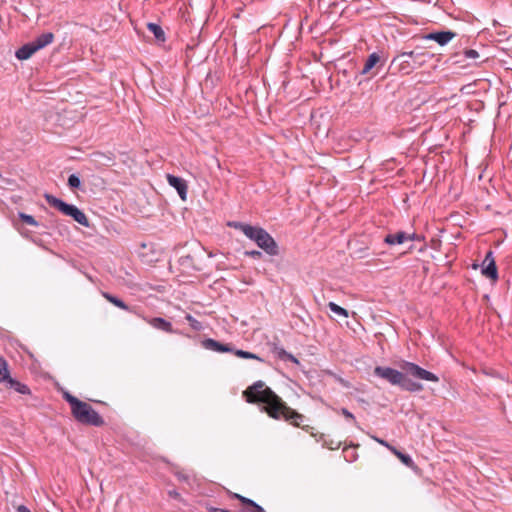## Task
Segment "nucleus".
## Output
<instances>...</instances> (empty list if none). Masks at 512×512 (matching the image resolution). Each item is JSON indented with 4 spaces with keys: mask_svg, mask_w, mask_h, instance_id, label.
<instances>
[{
    "mask_svg": "<svg viewBox=\"0 0 512 512\" xmlns=\"http://www.w3.org/2000/svg\"><path fill=\"white\" fill-rule=\"evenodd\" d=\"M230 227L242 231L245 236L256 242V244L267 254L275 256L279 253L278 245L273 237L261 227H254L241 222H231Z\"/></svg>",
    "mask_w": 512,
    "mask_h": 512,
    "instance_id": "2",
    "label": "nucleus"
},
{
    "mask_svg": "<svg viewBox=\"0 0 512 512\" xmlns=\"http://www.w3.org/2000/svg\"><path fill=\"white\" fill-rule=\"evenodd\" d=\"M169 495L174 497V498H178L180 496L179 493L174 491V490L173 491H169Z\"/></svg>",
    "mask_w": 512,
    "mask_h": 512,
    "instance_id": "37",
    "label": "nucleus"
},
{
    "mask_svg": "<svg viewBox=\"0 0 512 512\" xmlns=\"http://www.w3.org/2000/svg\"><path fill=\"white\" fill-rule=\"evenodd\" d=\"M409 58L412 60L414 68H420L434 57V54L424 48H416L408 52Z\"/></svg>",
    "mask_w": 512,
    "mask_h": 512,
    "instance_id": "8",
    "label": "nucleus"
},
{
    "mask_svg": "<svg viewBox=\"0 0 512 512\" xmlns=\"http://www.w3.org/2000/svg\"><path fill=\"white\" fill-rule=\"evenodd\" d=\"M44 197L50 206L59 210L64 215L72 217L77 223H79L80 225H82L84 227L90 226L89 220H88L87 216L85 215V213L83 211H81L80 209H78L76 206H74L72 204H68V203L64 202L63 200H61L51 194H48V193H46L44 195Z\"/></svg>",
    "mask_w": 512,
    "mask_h": 512,
    "instance_id": "4",
    "label": "nucleus"
},
{
    "mask_svg": "<svg viewBox=\"0 0 512 512\" xmlns=\"http://www.w3.org/2000/svg\"><path fill=\"white\" fill-rule=\"evenodd\" d=\"M380 62V56L377 53H372L367 58L364 67L362 69V74H367Z\"/></svg>",
    "mask_w": 512,
    "mask_h": 512,
    "instance_id": "20",
    "label": "nucleus"
},
{
    "mask_svg": "<svg viewBox=\"0 0 512 512\" xmlns=\"http://www.w3.org/2000/svg\"><path fill=\"white\" fill-rule=\"evenodd\" d=\"M395 456H396V453H399L400 451L398 449H396L394 446L390 445L389 444V447H387Z\"/></svg>",
    "mask_w": 512,
    "mask_h": 512,
    "instance_id": "36",
    "label": "nucleus"
},
{
    "mask_svg": "<svg viewBox=\"0 0 512 512\" xmlns=\"http://www.w3.org/2000/svg\"><path fill=\"white\" fill-rule=\"evenodd\" d=\"M186 319L189 321V322H194V318L191 316V315H187L186 316Z\"/></svg>",
    "mask_w": 512,
    "mask_h": 512,
    "instance_id": "38",
    "label": "nucleus"
},
{
    "mask_svg": "<svg viewBox=\"0 0 512 512\" xmlns=\"http://www.w3.org/2000/svg\"><path fill=\"white\" fill-rule=\"evenodd\" d=\"M464 57L471 60H476L480 57L479 53L474 49H468L464 51Z\"/></svg>",
    "mask_w": 512,
    "mask_h": 512,
    "instance_id": "31",
    "label": "nucleus"
},
{
    "mask_svg": "<svg viewBox=\"0 0 512 512\" xmlns=\"http://www.w3.org/2000/svg\"><path fill=\"white\" fill-rule=\"evenodd\" d=\"M167 181L170 186L175 188L182 200H186L187 196V183L184 179L168 174L167 175Z\"/></svg>",
    "mask_w": 512,
    "mask_h": 512,
    "instance_id": "11",
    "label": "nucleus"
},
{
    "mask_svg": "<svg viewBox=\"0 0 512 512\" xmlns=\"http://www.w3.org/2000/svg\"><path fill=\"white\" fill-rule=\"evenodd\" d=\"M207 344L210 348H212L213 350L218 351V352H226L229 350L226 346H224L223 344H221L213 339H209L207 341Z\"/></svg>",
    "mask_w": 512,
    "mask_h": 512,
    "instance_id": "25",
    "label": "nucleus"
},
{
    "mask_svg": "<svg viewBox=\"0 0 512 512\" xmlns=\"http://www.w3.org/2000/svg\"><path fill=\"white\" fill-rule=\"evenodd\" d=\"M374 374L386 380L390 384L398 385L409 392H418L423 390V386L420 383L407 379L404 373L390 367L377 366L374 369Z\"/></svg>",
    "mask_w": 512,
    "mask_h": 512,
    "instance_id": "3",
    "label": "nucleus"
},
{
    "mask_svg": "<svg viewBox=\"0 0 512 512\" xmlns=\"http://www.w3.org/2000/svg\"><path fill=\"white\" fill-rule=\"evenodd\" d=\"M392 65H397V70L403 74H409L415 69L412 60L408 56V52H403L394 58Z\"/></svg>",
    "mask_w": 512,
    "mask_h": 512,
    "instance_id": "9",
    "label": "nucleus"
},
{
    "mask_svg": "<svg viewBox=\"0 0 512 512\" xmlns=\"http://www.w3.org/2000/svg\"><path fill=\"white\" fill-rule=\"evenodd\" d=\"M54 40V34L52 32H45L35 38L32 42L34 43L36 49L39 51L43 49L47 45L51 44Z\"/></svg>",
    "mask_w": 512,
    "mask_h": 512,
    "instance_id": "15",
    "label": "nucleus"
},
{
    "mask_svg": "<svg viewBox=\"0 0 512 512\" xmlns=\"http://www.w3.org/2000/svg\"><path fill=\"white\" fill-rule=\"evenodd\" d=\"M233 497L240 500L243 505L251 507V510L249 512H265L261 506H259L251 499H248L237 493L233 494Z\"/></svg>",
    "mask_w": 512,
    "mask_h": 512,
    "instance_id": "18",
    "label": "nucleus"
},
{
    "mask_svg": "<svg viewBox=\"0 0 512 512\" xmlns=\"http://www.w3.org/2000/svg\"><path fill=\"white\" fill-rule=\"evenodd\" d=\"M245 255L252 257V258H260L262 256L260 251L253 250V251H246Z\"/></svg>",
    "mask_w": 512,
    "mask_h": 512,
    "instance_id": "33",
    "label": "nucleus"
},
{
    "mask_svg": "<svg viewBox=\"0 0 512 512\" xmlns=\"http://www.w3.org/2000/svg\"><path fill=\"white\" fill-rule=\"evenodd\" d=\"M248 403H264V411L273 419L283 418L295 427H301L303 415L288 407L286 403L266 384L259 380L244 392Z\"/></svg>",
    "mask_w": 512,
    "mask_h": 512,
    "instance_id": "1",
    "label": "nucleus"
},
{
    "mask_svg": "<svg viewBox=\"0 0 512 512\" xmlns=\"http://www.w3.org/2000/svg\"><path fill=\"white\" fill-rule=\"evenodd\" d=\"M68 185L70 188L72 189H76V188H79L80 185H81V181H80V178L75 175V174H71L69 177H68Z\"/></svg>",
    "mask_w": 512,
    "mask_h": 512,
    "instance_id": "28",
    "label": "nucleus"
},
{
    "mask_svg": "<svg viewBox=\"0 0 512 512\" xmlns=\"http://www.w3.org/2000/svg\"><path fill=\"white\" fill-rule=\"evenodd\" d=\"M37 51L38 50L36 49L34 43L31 41V42H28V43L24 44L23 46H21L16 51L15 56L19 60H27Z\"/></svg>",
    "mask_w": 512,
    "mask_h": 512,
    "instance_id": "14",
    "label": "nucleus"
},
{
    "mask_svg": "<svg viewBox=\"0 0 512 512\" xmlns=\"http://www.w3.org/2000/svg\"><path fill=\"white\" fill-rule=\"evenodd\" d=\"M417 238V235L415 233L408 234L403 231H399L395 234H388L384 238V242L389 245H395V244H402L407 240L413 241Z\"/></svg>",
    "mask_w": 512,
    "mask_h": 512,
    "instance_id": "10",
    "label": "nucleus"
},
{
    "mask_svg": "<svg viewBox=\"0 0 512 512\" xmlns=\"http://www.w3.org/2000/svg\"><path fill=\"white\" fill-rule=\"evenodd\" d=\"M341 413L346 419L351 420L352 422H356L354 415L351 412H349L346 408H342Z\"/></svg>",
    "mask_w": 512,
    "mask_h": 512,
    "instance_id": "32",
    "label": "nucleus"
},
{
    "mask_svg": "<svg viewBox=\"0 0 512 512\" xmlns=\"http://www.w3.org/2000/svg\"><path fill=\"white\" fill-rule=\"evenodd\" d=\"M19 218L25 223V224H28V225H31V226H37L38 225V222L35 220V218L31 215H28V214H25L23 212H20L19 213Z\"/></svg>",
    "mask_w": 512,
    "mask_h": 512,
    "instance_id": "27",
    "label": "nucleus"
},
{
    "mask_svg": "<svg viewBox=\"0 0 512 512\" xmlns=\"http://www.w3.org/2000/svg\"><path fill=\"white\" fill-rule=\"evenodd\" d=\"M278 355L281 359L283 360H287V361H291L295 364H298V360L295 356H293L292 354L286 352L285 350L281 349L279 352H278Z\"/></svg>",
    "mask_w": 512,
    "mask_h": 512,
    "instance_id": "29",
    "label": "nucleus"
},
{
    "mask_svg": "<svg viewBox=\"0 0 512 512\" xmlns=\"http://www.w3.org/2000/svg\"><path fill=\"white\" fill-rule=\"evenodd\" d=\"M147 27H148L149 31L153 33V35L155 36V38L157 40L162 41V42L165 41V33L159 25L154 24V23H148Z\"/></svg>",
    "mask_w": 512,
    "mask_h": 512,
    "instance_id": "21",
    "label": "nucleus"
},
{
    "mask_svg": "<svg viewBox=\"0 0 512 512\" xmlns=\"http://www.w3.org/2000/svg\"><path fill=\"white\" fill-rule=\"evenodd\" d=\"M75 420L81 424L101 427L104 425V419L93 407L82 401L76 408L71 412Z\"/></svg>",
    "mask_w": 512,
    "mask_h": 512,
    "instance_id": "5",
    "label": "nucleus"
},
{
    "mask_svg": "<svg viewBox=\"0 0 512 512\" xmlns=\"http://www.w3.org/2000/svg\"><path fill=\"white\" fill-rule=\"evenodd\" d=\"M104 297L109 300L111 303H113L114 305H116L117 307L121 308V309H124V310H127L128 309V306L125 304L124 301L118 299L117 297L115 296H112L108 293H104Z\"/></svg>",
    "mask_w": 512,
    "mask_h": 512,
    "instance_id": "24",
    "label": "nucleus"
},
{
    "mask_svg": "<svg viewBox=\"0 0 512 512\" xmlns=\"http://www.w3.org/2000/svg\"><path fill=\"white\" fill-rule=\"evenodd\" d=\"M150 324L159 330L165 331V332H172V325L170 322L166 321L163 318H152L150 320Z\"/></svg>",
    "mask_w": 512,
    "mask_h": 512,
    "instance_id": "19",
    "label": "nucleus"
},
{
    "mask_svg": "<svg viewBox=\"0 0 512 512\" xmlns=\"http://www.w3.org/2000/svg\"><path fill=\"white\" fill-rule=\"evenodd\" d=\"M479 267L478 264H473V269H477Z\"/></svg>",
    "mask_w": 512,
    "mask_h": 512,
    "instance_id": "39",
    "label": "nucleus"
},
{
    "mask_svg": "<svg viewBox=\"0 0 512 512\" xmlns=\"http://www.w3.org/2000/svg\"><path fill=\"white\" fill-rule=\"evenodd\" d=\"M5 386H6V388L13 389L16 392L23 394V395L31 394V390L26 384H23L14 378H9V382L7 384H5Z\"/></svg>",
    "mask_w": 512,
    "mask_h": 512,
    "instance_id": "16",
    "label": "nucleus"
},
{
    "mask_svg": "<svg viewBox=\"0 0 512 512\" xmlns=\"http://www.w3.org/2000/svg\"><path fill=\"white\" fill-rule=\"evenodd\" d=\"M17 512H31L26 506L20 505L17 508Z\"/></svg>",
    "mask_w": 512,
    "mask_h": 512,
    "instance_id": "35",
    "label": "nucleus"
},
{
    "mask_svg": "<svg viewBox=\"0 0 512 512\" xmlns=\"http://www.w3.org/2000/svg\"><path fill=\"white\" fill-rule=\"evenodd\" d=\"M373 439L378 442L379 444L385 446L386 448L389 447V443L386 442L385 440L383 439H380V438H377V437H373Z\"/></svg>",
    "mask_w": 512,
    "mask_h": 512,
    "instance_id": "34",
    "label": "nucleus"
},
{
    "mask_svg": "<svg viewBox=\"0 0 512 512\" xmlns=\"http://www.w3.org/2000/svg\"><path fill=\"white\" fill-rule=\"evenodd\" d=\"M455 36L456 34L452 31H441L429 33L425 35L424 38L427 40H433L437 42L439 45L443 46L447 44L449 41H451Z\"/></svg>",
    "mask_w": 512,
    "mask_h": 512,
    "instance_id": "12",
    "label": "nucleus"
},
{
    "mask_svg": "<svg viewBox=\"0 0 512 512\" xmlns=\"http://www.w3.org/2000/svg\"><path fill=\"white\" fill-rule=\"evenodd\" d=\"M396 457L407 467L414 466V462L409 455L404 454L400 451L399 453H396Z\"/></svg>",
    "mask_w": 512,
    "mask_h": 512,
    "instance_id": "26",
    "label": "nucleus"
},
{
    "mask_svg": "<svg viewBox=\"0 0 512 512\" xmlns=\"http://www.w3.org/2000/svg\"><path fill=\"white\" fill-rule=\"evenodd\" d=\"M236 355L241 358L260 360V358L257 355L243 350H237Z\"/></svg>",
    "mask_w": 512,
    "mask_h": 512,
    "instance_id": "30",
    "label": "nucleus"
},
{
    "mask_svg": "<svg viewBox=\"0 0 512 512\" xmlns=\"http://www.w3.org/2000/svg\"><path fill=\"white\" fill-rule=\"evenodd\" d=\"M63 398L69 403V405L71 407V412L76 408V406H78L82 402L77 397L71 395L68 392H65L63 394Z\"/></svg>",
    "mask_w": 512,
    "mask_h": 512,
    "instance_id": "23",
    "label": "nucleus"
},
{
    "mask_svg": "<svg viewBox=\"0 0 512 512\" xmlns=\"http://www.w3.org/2000/svg\"><path fill=\"white\" fill-rule=\"evenodd\" d=\"M9 378H12L9 371V365L7 360L0 356V384H7L9 382Z\"/></svg>",
    "mask_w": 512,
    "mask_h": 512,
    "instance_id": "17",
    "label": "nucleus"
},
{
    "mask_svg": "<svg viewBox=\"0 0 512 512\" xmlns=\"http://www.w3.org/2000/svg\"><path fill=\"white\" fill-rule=\"evenodd\" d=\"M401 368L405 372V374L413 376L420 380L430 381V382H438L439 377L434 373L427 371L415 363L412 362H404L401 365Z\"/></svg>",
    "mask_w": 512,
    "mask_h": 512,
    "instance_id": "6",
    "label": "nucleus"
},
{
    "mask_svg": "<svg viewBox=\"0 0 512 512\" xmlns=\"http://www.w3.org/2000/svg\"><path fill=\"white\" fill-rule=\"evenodd\" d=\"M481 274L493 282L497 281L498 279V269L493 252L491 250L486 253L485 258L481 264Z\"/></svg>",
    "mask_w": 512,
    "mask_h": 512,
    "instance_id": "7",
    "label": "nucleus"
},
{
    "mask_svg": "<svg viewBox=\"0 0 512 512\" xmlns=\"http://www.w3.org/2000/svg\"><path fill=\"white\" fill-rule=\"evenodd\" d=\"M138 257L142 263L147 265H151L158 260L155 251L152 249V247H149L146 244H142L140 250L138 251Z\"/></svg>",
    "mask_w": 512,
    "mask_h": 512,
    "instance_id": "13",
    "label": "nucleus"
},
{
    "mask_svg": "<svg viewBox=\"0 0 512 512\" xmlns=\"http://www.w3.org/2000/svg\"><path fill=\"white\" fill-rule=\"evenodd\" d=\"M328 307L335 314L347 318L349 316L348 311L334 302H329Z\"/></svg>",
    "mask_w": 512,
    "mask_h": 512,
    "instance_id": "22",
    "label": "nucleus"
}]
</instances>
